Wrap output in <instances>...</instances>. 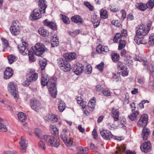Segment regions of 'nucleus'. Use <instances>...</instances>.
Wrapping results in <instances>:
<instances>
[{
    "mask_svg": "<svg viewBox=\"0 0 154 154\" xmlns=\"http://www.w3.org/2000/svg\"><path fill=\"white\" fill-rule=\"evenodd\" d=\"M61 138L67 146H73L75 144V142L71 138L67 139V137H65L63 135L61 136Z\"/></svg>",
    "mask_w": 154,
    "mask_h": 154,
    "instance_id": "2eb2a0df",
    "label": "nucleus"
},
{
    "mask_svg": "<svg viewBox=\"0 0 154 154\" xmlns=\"http://www.w3.org/2000/svg\"><path fill=\"white\" fill-rule=\"evenodd\" d=\"M44 25L50 27L53 30L56 29V24L52 21H49L48 20L46 19L43 22Z\"/></svg>",
    "mask_w": 154,
    "mask_h": 154,
    "instance_id": "6ab92c4d",
    "label": "nucleus"
},
{
    "mask_svg": "<svg viewBox=\"0 0 154 154\" xmlns=\"http://www.w3.org/2000/svg\"><path fill=\"white\" fill-rule=\"evenodd\" d=\"M83 69L84 68L82 64L78 63L75 66L74 69V72L75 74L79 75L82 73L83 71Z\"/></svg>",
    "mask_w": 154,
    "mask_h": 154,
    "instance_id": "aec40b11",
    "label": "nucleus"
},
{
    "mask_svg": "<svg viewBox=\"0 0 154 154\" xmlns=\"http://www.w3.org/2000/svg\"><path fill=\"white\" fill-rule=\"evenodd\" d=\"M60 15L62 16V20L65 23L67 24L70 23V21L68 17L65 15H63L61 14H60Z\"/></svg>",
    "mask_w": 154,
    "mask_h": 154,
    "instance_id": "37998d69",
    "label": "nucleus"
},
{
    "mask_svg": "<svg viewBox=\"0 0 154 154\" xmlns=\"http://www.w3.org/2000/svg\"><path fill=\"white\" fill-rule=\"evenodd\" d=\"M127 31L126 30L124 29L122 31L121 36L122 37V39H124L127 36Z\"/></svg>",
    "mask_w": 154,
    "mask_h": 154,
    "instance_id": "680f3d73",
    "label": "nucleus"
},
{
    "mask_svg": "<svg viewBox=\"0 0 154 154\" xmlns=\"http://www.w3.org/2000/svg\"><path fill=\"white\" fill-rule=\"evenodd\" d=\"M66 58H59L57 60V63L61 69H63V66L66 62Z\"/></svg>",
    "mask_w": 154,
    "mask_h": 154,
    "instance_id": "393cba45",
    "label": "nucleus"
},
{
    "mask_svg": "<svg viewBox=\"0 0 154 154\" xmlns=\"http://www.w3.org/2000/svg\"><path fill=\"white\" fill-rule=\"evenodd\" d=\"M136 6L137 8L142 11H145L147 8L146 5L141 3H137Z\"/></svg>",
    "mask_w": 154,
    "mask_h": 154,
    "instance_id": "f704fd0d",
    "label": "nucleus"
},
{
    "mask_svg": "<svg viewBox=\"0 0 154 154\" xmlns=\"http://www.w3.org/2000/svg\"><path fill=\"white\" fill-rule=\"evenodd\" d=\"M148 43L150 45H154V33L150 35L149 38Z\"/></svg>",
    "mask_w": 154,
    "mask_h": 154,
    "instance_id": "49530a36",
    "label": "nucleus"
},
{
    "mask_svg": "<svg viewBox=\"0 0 154 154\" xmlns=\"http://www.w3.org/2000/svg\"><path fill=\"white\" fill-rule=\"evenodd\" d=\"M46 4V1L43 0H40L38 1V5L40 8L39 10H41V12L43 14L45 13V9L47 7Z\"/></svg>",
    "mask_w": 154,
    "mask_h": 154,
    "instance_id": "a211bd4d",
    "label": "nucleus"
},
{
    "mask_svg": "<svg viewBox=\"0 0 154 154\" xmlns=\"http://www.w3.org/2000/svg\"><path fill=\"white\" fill-rule=\"evenodd\" d=\"M48 75H47L43 74L41 80V83L42 85L45 86L47 85Z\"/></svg>",
    "mask_w": 154,
    "mask_h": 154,
    "instance_id": "c9c22d12",
    "label": "nucleus"
},
{
    "mask_svg": "<svg viewBox=\"0 0 154 154\" xmlns=\"http://www.w3.org/2000/svg\"><path fill=\"white\" fill-rule=\"evenodd\" d=\"M111 113L113 116H119L120 112L118 109L113 108L112 109Z\"/></svg>",
    "mask_w": 154,
    "mask_h": 154,
    "instance_id": "13d9d810",
    "label": "nucleus"
},
{
    "mask_svg": "<svg viewBox=\"0 0 154 154\" xmlns=\"http://www.w3.org/2000/svg\"><path fill=\"white\" fill-rule=\"evenodd\" d=\"M31 105L32 109L36 112H38L42 108L41 103L36 98L31 100Z\"/></svg>",
    "mask_w": 154,
    "mask_h": 154,
    "instance_id": "20e7f679",
    "label": "nucleus"
},
{
    "mask_svg": "<svg viewBox=\"0 0 154 154\" xmlns=\"http://www.w3.org/2000/svg\"><path fill=\"white\" fill-rule=\"evenodd\" d=\"M94 21L96 22L100 21V19L99 17H98L96 15H93L92 22H94Z\"/></svg>",
    "mask_w": 154,
    "mask_h": 154,
    "instance_id": "0e129e2a",
    "label": "nucleus"
},
{
    "mask_svg": "<svg viewBox=\"0 0 154 154\" xmlns=\"http://www.w3.org/2000/svg\"><path fill=\"white\" fill-rule=\"evenodd\" d=\"M130 106L132 108V111L134 115V116H137L138 115L139 112L137 111H135L134 109V108H135V105L134 103H133L132 104H130Z\"/></svg>",
    "mask_w": 154,
    "mask_h": 154,
    "instance_id": "603ef678",
    "label": "nucleus"
},
{
    "mask_svg": "<svg viewBox=\"0 0 154 154\" xmlns=\"http://www.w3.org/2000/svg\"><path fill=\"white\" fill-rule=\"evenodd\" d=\"M96 51L98 54L106 55L109 53V49L108 47L100 44L97 47Z\"/></svg>",
    "mask_w": 154,
    "mask_h": 154,
    "instance_id": "9d476101",
    "label": "nucleus"
},
{
    "mask_svg": "<svg viewBox=\"0 0 154 154\" xmlns=\"http://www.w3.org/2000/svg\"><path fill=\"white\" fill-rule=\"evenodd\" d=\"M148 116H141L137 122V125L139 127H144L147 124Z\"/></svg>",
    "mask_w": 154,
    "mask_h": 154,
    "instance_id": "9b49d317",
    "label": "nucleus"
},
{
    "mask_svg": "<svg viewBox=\"0 0 154 154\" xmlns=\"http://www.w3.org/2000/svg\"><path fill=\"white\" fill-rule=\"evenodd\" d=\"M19 121L22 122H25L26 119V116H18Z\"/></svg>",
    "mask_w": 154,
    "mask_h": 154,
    "instance_id": "774afa93",
    "label": "nucleus"
},
{
    "mask_svg": "<svg viewBox=\"0 0 154 154\" xmlns=\"http://www.w3.org/2000/svg\"><path fill=\"white\" fill-rule=\"evenodd\" d=\"M78 152L77 154H87L88 149L87 147L80 146L77 149Z\"/></svg>",
    "mask_w": 154,
    "mask_h": 154,
    "instance_id": "a878e982",
    "label": "nucleus"
},
{
    "mask_svg": "<svg viewBox=\"0 0 154 154\" xmlns=\"http://www.w3.org/2000/svg\"><path fill=\"white\" fill-rule=\"evenodd\" d=\"M28 44L24 41L22 42V44L18 46L20 52L22 54L25 55L28 54L30 51H29L28 48Z\"/></svg>",
    "mask_w": 154,
    "mask_h": 154,
    "instance_id": "7ed1b4c3",
    "label": "nucleus"
},
{
    "mask_svg": "<svg viewBox=\"0 0 154 154\" xmlns=\"http://www.w3.org/2000/svg\"><path fill=\"white\" fill-rule=\"evenodd\" d=\"M137 28L136 33L142 36H144L146 35L149 32L144 25L140 24L138 26Z\"/></svg>",
    "mask_w": 154,
    "mask_h": 154,
    "instance_id": "423d86ee",
    "label": "nucleus"
},
{
    "mask_svg": "<svg viewBox=\"0 0 154 154\" xmlns=\"http://www.w3.org/2000/svg\"><path fill=\"white\" fill-rule=\"evenodd\" d=\"M66 106L65 103L62 101H60L58 104V108L59 111L62 112L65 109Z\"/></svg>",
    "mask_w": 154,
    "mask_h": 154,
    "instance_id": "58836bf2",
    "label": "nucleus"
},
{
    "mask_svg": "<svg viewBox=\"0 0 154 154\" xmlns=\"http://www.w3.org/2000/svg\"><path fill=\"white\" fill-rule=\"evenodd\" d=\"M63 66V69H62L65 72L69 71L71 69V66L70 64L66 61Z\"/></svg>",
    "mask_w": 154,
    "mask_h": 154,
    "instance_id": "79ce46f5",
    "label": "nucleus"
},
{
    "mask_svg": "<svg viewBox=\"0 0 154 154\" xmlns=\"http://www.w3.org/2000/svg\"><path fill=\"white\" fill-rule=\"evenodd\" d=\"M35 50L34 51L35 55L41 56L45 51L44 46L42 44L38 43L35 45Z\"/></svg>",
    "mask_w": 154,
    "mask_h": 154,
    "instance_id": "0eeeda50",
    "label": "nucleus"
},
{
    "mask_svg": "<svg viewBox=\"0 0 154 154\" xmlns=\"http://www.w3.org/2000/svg\"><path fill=\"white\" fill-rule=\"evenodd\" d=\"M8 90L11 94L14 96L15 99H17L18 97V92L16 90V85H14L13 82H10L9 83Z\"/></svg>",
    "mask_w": 154,
    "mask_h": 154,
    "instance_id": "39448f33",
    "label": "nucleus"
},
{
    "mask_svg": "<svg viewBox=\"0 0 154 154\" xmlns=\"http://www.w3.org/2000/svg\"><path fill=\"white\" fill-rule=\"evenodd\" d=\"M4 120L0 117V131L3 132H6L8 131L6 127L2 122Z\"/></svg>",
    "mask_w": 154,
    "mask_h": 154,
    "instance_id": "7c9ffc66",
    "label": "nucleus"
},
{
    "mask_svg": "<svg viewBox=\"0 0 154 154\" xmlns=\"http://www.w3.org/2000/svg\"><path fill=\"white\" fill-rule=\"evenodd\" d=\"M84 4L89 9V11H92L94 10V7L90 3L87 2H84Z\"/></svg>",
    "mask_w": 154,
    "mask_h": 154,
    "instance_id": "864d4df0",
    "label": "nucleus"
},
{
    "mask_svg": "<svg viewBox=\"0 0 154 154\" xmlns=\"http://www.w3.org/2000/svg\"><path fill=\"white\" fill-rule=\"evenodd\" d=\"M56 80L57 78L55 77L52 78L48 80L47 85L48 88L55 87Z\"/></svg>",
    "mask_w": 154,
    "mask_h": 154,
    "instance_id": "412c9836",
    "label": "nucleus"
},
{
    "mask_svg": "<svg viewBox=\"0 0 154 154\" xmlns=\"http://www.w3.org/2000/svg\"><path fill=\"white\" fill-rule=\"evenodd\" d=\"M96 103V98L93 97L91 99L88 103V106L91 110H93L95 106Z\"/></svg>",
    "mask_w": 154,
    "mask_h": 154,
    "instance_id": "cd10ccee",
    "label": "nucleus"
},
{
    "mask_svg": "<svg viewBox=\"0 0 154 154\" xmlns=\"http://www.w3.org/2000/svg\"><path fill=\"white\" fill-rule=\"evenodd\" d=\"M104 65L103 62H101L100 64L97 66V68L100 71H102Z\"/></svg>",
    "mask_w": 154,
    "mask_h": 154,
    "instance_id": "69168bd1",
    "label": "nucleus"
},
{
    "mask_svg": "<svg viewBox=\"0 0 154 154\" xmlns=\"http://www.w3.org/2000/svg\"><path fill=\"white\" fill-rule=\"evenodd\" d=\"M43 139L48 145L52 147H57L60 144L59 139L52 136L44 135Z\"/></svg>",
    "mask_w": 154,
    "mask_h": 154,
    "instance_id": "f257e3e1",
    "label": "nucleus"
},
{
    "mask_svg": "<svg viewBox=\"0 0 154 154\" xmlns=\"http://www.w3.org/2000/svg\"><path fill=\"white\" fill-rule=\"evenodd\" d=\"M11 34L14 35H17L20 32V24L17 20L14 21L10 28Z\"/></svg>",
    "mask_w": 154,
    "mask_h": 154,
    "instance_id": "f03ea898",
    "label": "nucleus"
},
{
    "mask_svg": "<svg viewBox=\"0 0 154 154\" xmlns=\"http://www.w3.org/2000/svg\"><path fill=\"white\" fill-rule=\"evenodd\" d=\"M28 54L30 62H33L36 59L35 57L34 56L35 55V54L34 52H33L32 51H30Z\"/></svg>",
    "mask_w": 154,
    "mask_h": 154,
    "instance_id": "ea45409f",
    "label": "nucleus"
},
{
    "mask_svg": "<svg viewBox=\"0 0 154 154\" xmlns=\"http://www.w3.org/2000/svg\"><path fill=\"white\" fill-rule=\"evenodd\" d=\"M19 144L20 151L22 152H25L26 148L28 146V142L24 137H21Z\"/></svg>",
    "mask_w": 154,
    "mask_h": 154,
    "instance_id": "6e6552de",
    "label": "nucleus"
},
{
    "mask_svg": "<svg viewBox=\"0 0 154 154\" xmlns=\"http://www.w3.org/2000/svg\"><path fill=\"white\" fill-rule=\"evenodd\" d=\"M119 125L120 127L122 128H125V125L126 123V119L124 118H119Z\"/></svg>",
    "mask_w": 154,
    "mask_h": 154,
    "instance_id": "a19ab883",
    "label": "nucleus"
},
{
    "mask_svg": "<svg viewBox=\"0 0 154 154\" xmlns=\"http://www.w3.org/2000/svg\"><path fill=\"white\" fill-rule=\"evenodd\" d=\"M110 10L111 11L116 12L119 11L120 9L119 7H117L114 5L110 6Z\"/></svg>",
    "mask_w": 154,
    "mask_h": 154,
    "instance_id": "6e6d98bb",
    "label": "nucleus"
},
{
    "mask_svg": "<svg viewBox=\"0 0 154 154\" xmlns=\"http://www.w3.org/2000/svg\"><path fill=\"white\" fill-rule=\"evenodd\" d=\"M126 43L125 41L122 39L119 42V45L118 49L119 50H121L124 48L126 45Z\"/></svg>",
    "mask_w": 154,
    "mask_h": 154,
    "instance_id": "09e8293b",
    "label": "nucleus"
},
{
    "mask_svg": "<svg viewBox=\"0 0 154 154\" xmlns=\"http://www.w3.org/2000/svg\"><path fill=\"white\" fill-rule=\"evenodd\" d=\"M50 130L53 131L52 132L54 134H56L58 132V130L56 128V126L55 125H51L50 126Z\"/></svg>",
    "mask_w": 154,
    "mask_h": 154,
    "instance_id": "a18cd8bd",
    "label": "nucleus"
},
{
    "mask_svg": "<svg viewBox=\"0 0 154 154\" xmlns=\"http://www.w3.org/2000/svg\"><path fill=\"white\" fill-rule=\"evenodd\" d=\"M49 91L52 97L54 98L56 97L57 94V90L55 87L48 88Z\"/></svg>",
    "mask_w": 154,
    "mask_h": 154,
    "instance_id": "c756f323",
    "label": "nucleus"
},
{
    "mask_svg": "<svg viewBox=\"0 0 154 154\" xmlns=\"http://www.w3.org/2000/svg\"><path fill=\"white\" fill-rule=\"evenodd\" d=\"M96 91L99 92H100L103 91V88L101 86L98 85H97L96 87Z\"/></svg>",
    "mask_w": 154,
    "mask_h": 154,
    "instance_id": "e2e57ef3",
    "label": "nucleus"
},
{
    "mask_svg": "<svg viewBox=\"0 0 154 154\" xmlns=\"http://www.w3.org/2000/svg\"><path fill=\"white\" fill-rule=\"evenodd\" d=\"M92 135L93 138L94 139H97L98 138L97 134V132L96 130L94 128L92 132Z\"/></svg>",
    "mask_w": 154,
    "mask_h": 154,
    "instance_id": "338daca9",
    "label": "nucleus"
},
{
    "mask_svg": "<svg viewBox=\"0 0 154 154\" xmlns=\"http://www.w3.org/2000/svg\"><path fill=\"white\" fill-rule=\"evenodd\" d=\"M71 20L72 22L79 24L82 23V19L79 15H76L72 17L71 18Z\"/></svg>",
    "mask_w": 154,
    "mask_h": 154,
    "instance_id": "5701e85b",
    "label": "nucleus"
},
{
    "mask_svg": "<svg viewBox=\"0 0 154 154\" xmlns=\"http://www.w3.org/2000/svg\"><path fill=\"white\" fill-rule=\"evenodd\" d=\"M29 73V76L27 78V80L30 82L36 81L38 77V74L34 70H30Z\"/></svg>",
    "mask_w": 154,
    "mask_h": 154,
    "instance_id": "f8f14e48",
    "label": "nucleus"
},
{
    "mask_svg": "<svg viewBox=\"0 0 154 154\" xmlns=\"http://www.w3.org/2000/svg\"><path fill=\"white\" fill-rule=\"evenodd\" d=\"M100 133L103 137L106 140H110L112 138L113 135L108 130H103Z\"/></svg>",
    "mask_w": 154,
    "mask_h": 154,
    "instance_id": "f3484780",
    "label": "nucleus"
},
{
    "mask_svg": "<svg viewBox=\"0 0 154 154\" xmlns=\"http://www.w3.org/2000/svg\"><path fill=\"white\" fill-rule=\"evenodd\" d=\"M150 133V130L148 128L144 127L143 128L142 133V136L143 140H147Z\"/></svg>",
    "mask_w": 154,
    "mask_h": 154,
    "instance_id": "4be33fe9",
    "label": "nucleus"
},
{
    "mask_svg": "<svg viewBox=\"0 0 154 154\" xmlns=\"http://www.w3.org/2000/svg\"><path fill=\"white\" fill-rule=\"evenodd\" d=\"M51 45L52 47H57L59 45V39L57 36H54L51 40Z\"/></svg>",
    "mask_w": 154,
    "mask_h": 154,
    "instance_id": "b1692460",
    "label": "nucleus"
},
{
    "mask_svg": "<svg viewBox=\"0 0 154 154\" xmlns=\"http://www.w3.org/2000/svg\"><path fill=\"white\" fill-rule=\"evenodd\" d=\"M128 69L126 67H125L124 69L121 71L120 73L123 76H126L128 75Z\"/></svg>",
    "mask_w": 154,
    "mask_h": 154,
    "instance_id": "052dcab7",
    "label": "nucleus"
},
{
    "mask_svg": "<svg viewBox=\"0 0 154 154\" xmlns=\"http://www.w3.org/2000/svg\"><path fill=\"white\" fill-rule=\"evenodd\" d=\"M38 147L41 149L45 150L46 148V146L45 143L42 141H39L38 143Z\"/></svg>",
    "mask_w": 154,
    "mask_h": 154,
    "instance_id": "8fccbe9b",
    "label": "nucleus"
},
{
    "mask_svg": "<svg viewBox=\"0 0 154 154\" xmlns=\"http://www.w3.org/2000/svg\"><path fill=\"white\" fill-rule=\"evenodd\" d=\"M151 149V144L149 141H148L142 143L140 146L142 151L145 152H149Z\"/></svg>",
    "mask_w": 154,
    "mask_h": 154,
    "instance_id": "ddd939ff",
    "label": "nucleus"
},
{
    "mask_svg": "<svg viewBox=\"0 0 154 154\" xmlns=\"http://www.w3.org/2000/svg\"><path fill=\"white\" fill-rule=\"evenodd\" d=\"M39 33L43 37H46L48 35V32L43 27H41L38 30Z\"/></svg>",
    "mask_w": 154,
    "mask_h": 154,
    "instance_id": "2f4dec72",
    "label": "nucleus"
},
{
    "mask_svg": "<svg viewBox=\"0 0 154 154\" xmlns=\"http://www.w3.org/2000/svg\"><path fill=\"white\" fill-rule=\"evenodd\" d=\"M103 93L104 96H109L111 94V92L110 91L107 89H103Z\"/></svg>",
    "mask_w": 154,
    "mask_h": 154,
    "instance_id": "bf43d9fd",
    "label": "nucleus"
},
{
    "mask_svg": "<svg viewBox=\"0 0 154 154\" xmlns=\"http://www.w3.org/2000/svg\"><path fill=\"white\" fill-rule=\"evenodd\" d=\"M122 38L121 36V34L117 33L116 34L114 38V41L115 42H117L119 41L120 42L122 40Z\"/></svg>",
    "mask_w": 154,
    "mask_h": 154,
    "instance_id": "de8ad7c7",
    "label": "nucleus"
},
{
    "mask_svg": "<svg viewBox=\"0 0 154 154\" xmlns=\"http://www.w3.org/2000/svg\"><path fill=\"white\" fill-rule=\"evenodd\" d=\"M113 78L114 80L116 82L119 81L120 79L119 76V73L117 72L116 74H114Z\"/></svg>",
    "mask_w": 154,
    "mask_h": 154,
    "instance_id": "4d7b16f0",
    "label": "nucleus"
},
{
    "mask_svg": "<svg viewBox=\"0 0 154 154\" xmlns=\"http://www.w3.org/2000/svg\"><path fill=\"white\" fill-rule=\"evenodd\" d=\"M100 17L102 18L107 19L108 17V12L107 11L103 8L100 11Z\"/></svg>",
    "mask_w": 154,
    "mask_h": 154,
    "instance_id": "72a5a7b5",
    "label": "nucleus"
},
{
    "mask_svg": "<svg viewBox=\"0 0 154 154\" xmlns=\"http://www.w3.org/2000/svg\"><path fill=\"white\" fill-rule=\"evenodd\" d=\"M117 67L119 69L123 70L126 67L125 63L121 61H119L117 63Z\"/></svg>",
    "mask_w": 154,
    "mask_h": 154,
    "instance_id": "c03bdc74",
    "label": "nucleus"
},
{
    "mask_svg": "<svg viewBox=\"0 0 154 154\" xmlns=\"http://www.w3.org/2000/svg\"><path fill=\"white\" fill-rule=\"evenodd\" d=\"M147 8L151 9L154 6V1L150 0L146 4Z\"/></svg>",
    "mask_w": 154,
    "mask_h": 154,
    "instance_id": "3c124183",
    "label": "nucleus"
},
{
    "mask_svg": "<svg viewBox=\"0 0 154 154\" xmlns=\"http://www.w3.org/2000/svg\"><path fill=\"white\" fill-rule=\"evenodd\" d=\"M39 63L41 70H44L46 65V62L45 61L41 60L39 61Z\"/></svg>",
    "mask_w": 154,
    "mask_h": 154,
    "instance_id": "5fc2aeb1",
    "label": "nucleus"
},
{
    "mask_svg": "<svg viewBox=\"0 0 154 154\" xmlns=\"http://www.w3.org/2000/svg\"><path fill=\"white\" fill-rule=\"evenodd\" d=\"M7 58L9 63L10 64L15 62L17 60V57L13 54L9 55L8 56Z\"/></svg>",
    "mask_w": 154,
    "mask_h": 154,
    "instance_id": "473e14b6",
    "label": "nucleus"
},
{
    "mask_svg": "<svg viewBox=\"0 0 154 154\" xmlns=\"http://www.w3.org/2000/svg\"><path fill=\"white\" fill-rule=\"evenodd\" d=\"M76 55L75 53H67L66 54L65 58L66 60H71L75 59L76 57Z\"/></svg>",
    "mask_w": 154,
    "mask_h": 154,
    "instance_id": "bb28decb",
    "label": "nucleus"
},
{
    "mask_svg": "<svg viewBox=\"0 0 154 154\" xmlns=\"http://www.w3.org/2000/svg\"><path fill=\"white\" fill-rule=\"evenodd\" d=\"M126 147L125 145L123 144L120 147L119 149L117 151H116V153L118 154H125Z\"/></svg>",
    "mask_w": 154,
    "mask_h": 154,
    "instance_id": "4c0bfd02",
    "label": "nucleus"
},
{
    "mask_svg": "<svg viewBox=\"0 0 154 154\" xmlns=\"http://www.w3.org/2000/svg\"><path fill=\"white\" fill-rule=\"evenodd\" d=\"M14 71L10 67H7L4 72V78L5 79H8L13 75Z\"/></svg>",
    "mask_w": 154,
    "mask_h": 154,
    "instance_id": "dca6fc26",
    "label": "nucleus"
},
{
    "mask_svg": "<svg viewBox=\"0 0 154 154\" xmlns=\"http://www.w3.org/2000/svg\"><path fill=\"white\" fill-rule=\"evenodd\" d=\"M45 120L48 122H56L57 121L58 119L57 116H45L44 117Z\"/></svg>",
    "mask_w": 154,
    "mask_h": 154,
    "instance_id": "c85d7f7f",
    "label": "nucleus"
},
{
    "mask_svg": "<svg viewBox=\"0 0 154 154\" xmlns=\"http://www.w3.org/2000/svg\"><path fill=\"white\" fill-rule=\"evenodd\" d=\"M111 58L114 62L118 61L119 59L120 56L117 53H112L111 55Z\"/></svg>",
    "mask_w": 154,
    "mask_h": 154,
    "instance_id": "e433bc0d",
    "label": "nucleus"
},
{
    "mask_svg": "<svg viewBox=\"0 0 154 154\" xmlns=\"http://www.w3.org/2000/svg\"><path fill=\"white\" fill-rule=\"evenodd\" d=\"M43 14L41 10L38 8L35 9L30 15V18L32 20H36L41 18Z\"/></svg>",
    "mask_w": 154,
    "mask_h": 154,
    "instance_id": "1a4fd4ad",
    "label": "nucleus"
},
{
    "mask_svg": "<svg viewBox=\"0 0 154 154\" xmlns=\"http://www.w3.org/2000/svg\"><path fill=\"white\" fill-rule=\"evenodd\" d=\"M144 37L136 33V35L134 38V41L138 45L140 44H145L146 42Z\"/></svg>",
    "mask_w": 154,
    "mask_h": 154,
    "instance_id": "4468645a",
    "label": "nucleus"
}]
</instances>
